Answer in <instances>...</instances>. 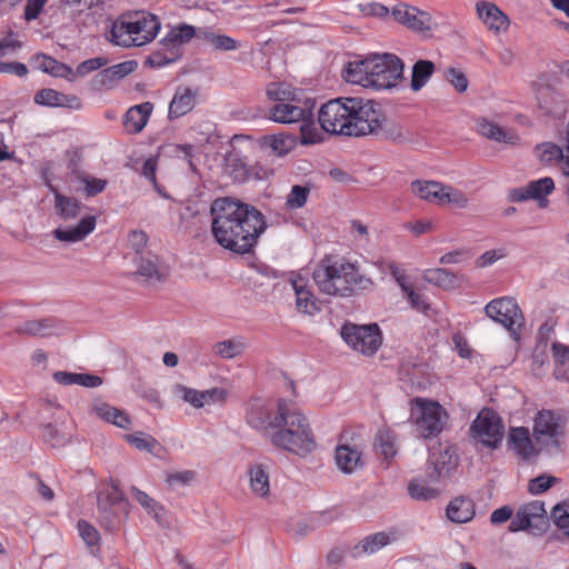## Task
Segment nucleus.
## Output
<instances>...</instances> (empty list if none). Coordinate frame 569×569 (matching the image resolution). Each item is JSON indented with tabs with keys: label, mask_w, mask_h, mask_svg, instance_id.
Returning <instances> with one entry per match:
<instances>
[{
	"label": "nucleus",
	"mask_w": 569,
	"mask_h": 569,
	"mask_svg": "<svg viewBox=\"0 0 569 569\" xmlns=\"http://www.w3.org/2000/svg\"><path fill=\"white\" fill-rule=\"evenodd\" d=\"M138 273L149 283H156L164 280L169 274V270L160 264L157 259H146L141 261Z\"/></svg>",
	"instance_id": "nucleus-41"
},
{
	"label": "nucleus",
	"mask_w": 569,
	"mask_h": 569,
	"mask_svg": "<svg viewBox=\"0 0 569 569\" xmlns=\"http://www.w3.org/2000/svg\"><path fill=\"white\" fill-rule=\"evenodd\" d=\"M174 395L196 409L223 402L227 398V391L222 388H211L207 390H197L183 385H176Z\"/></svg>",
	"instance_id": "nucleus-16"
},
{
	"label": "nucleus",
	"mask_w": 569,
	"mask_h": 569,
	"mask_svg": "<svg viewBox=\"0 0 569 569\" xmlns=\"http://www.w3.org/2000/svg\"><path fill=\"white\" fill-rule=\"evenodd\" d=\"M427 80V60H419L413 69H412V77H411V89L413 91L420 90Z\"/></svg>",
	"instance_id": "nucleus-63"
},
{
	"label": "nucleus",
	"mask_w": 569,
	"mask_h": 569,
	"mask_svg": "<svg viewBox=\"0 0 569 569\" xmlns=\"http://www.w3.org/2000/svg\"><path fill=\"white\" fill-rule=\"evenodd\" d=\"M563 150L553 142H542L533 148L535 158L543 166H552L562 159Z\"/></svg>",
	"instance_id": "nucleus-40"
},
{
	"label": "nucleus",
	"mask_w": 569,
	"mask_h": 569,
	"mask_svg": "<svg viewBox=\"0 0 569 569\" xmlns=\"http://www.w3.org/2000/svg\"><path fill=\"white\" fill-rule=\"evenodd\" d=\"M156 172H157V158H153V157H150L148 158L143 166H142V170H141V174L148 180L151 182V184L153 186L154 190L161 194L162 197L167 198V194H164L162 192V189L161 187L158 184L157 182V177H156Z\"/></svg>",
	"instance_id": "nucleus-62"
},
{
	"label": "nucleus",
	"mask_w": 569,
	"mask_h": 569,
	"mask_svg": "<svg viewBox=\"0 0 569 569\" xmlns=\"http://www.w3.org/2000/svg\"><path fill=\"white\" fill-rule=\"evenodd\" d=\"M248 485L254 498L267 500L271 493L270 467L262 462H254L247 470Z\"/></svg>",
	"instance_id": "nucleus-19"
},
{
	"label": "nucleus",
	"mask_w": 569,
	"mask_h": 569,
	"mask_svg": "<svg viewBox=\"0 0 569 569\" xmlns=\"http://www.w3.org/2000/svg\"><path fill=\"white\" fill-rule=\"evenodd\" d=\"M403 73V63L391 53H372L350 61L342 76L347 82L375 90L391 89Z\"/></svg>",
	"instance_id": "nucleus-3"
},
{
	"label": "nucleus",
	"mask_w": 569,
	"mask_h": 569,
	"mask_svg": "<svg viewBox=\"0 0 569 569\" xmlns=\"http://www.w3.org/2000/svg\"><path fill=\"white\" fill-rule=\"evenodd\" d=\"M196 34L194 27L190 24H179L169 30L167 36L162 40L164 47H179L190 41Z\"/></svg>",
	"instance_id": "nucleus-42"
},
{
	"label": "nucleus",
	"mask_w": 569,
	"mask_h": 569,
	"mask_svg": "<svg viewBox=\"0 0 569 569\" xmlns=\"http://www.w3.org/2000/svg\"><path fill=\"white\" fill-rule=\"evenodd\" d=\"M340 336L350 349L368 357L375 355L382 342L381 331L377 323L346 322L340 329Z\"/></svg>",
	"instance_id": "nucleus-9"
},
{
	"label": "nucleus",
	"mask_w": 569,
	"mask_h": 569,
	"mask_svg": "<svg viewBox=\"0 0 569 569\" xmlns=\"http://www.w3.org/2000/svg\"><path fill=\"white\" fill-rule=\"evenodd\" d=\"M408 421L416 427L418 437L427 438V400L416 398L410 402V416Z\"/></svg>",
	"instance_id": "nucleus-35"
},
{
	"label": "nucleus",
	"mask_w": 569,
	"mask_h": 569,
	"mask_svg": "<svg viewBox=\"0 0 569 569\" xmlns=\"http://www.w3.org/2000/svg\"><path fill=\"white\" fill-rule=\"evenodd\" d=\"M555 191V181L550 177H543L529 181L526 186L515 188L509 192V199L512 202H523L533 200L540 208L549 204L548 197Z\"/></svg>",
	"instance_id": "nucleus-14"
},
{
	"label": "nucleus",
	"mask_w": 569,
	"mask_h": 569,
	"mask_svg": "<svg viewBox=\"0 0 569 569\" xmlns=\"http://www.w3.org/2000/svg\"><path fill=\"white\" fill-rule=\"evenodd\" d=\"M312 278L323 295L350 297L358 289H366L370 280L362 276L356 263L346 258L326 256L316 266Z\"/></svg>",
	"instance_id": "nucleus-4"
},
{
	"label": "nucleus",
	"mask_w": 569,
	"mask_h": 569,
	"mask_svg": "<svg viewBox=\"0 0 569 569\" xmlns=\"http://www.w3.org/2000/svg\"><path fill=\"white\" fill-rule=\"evenodd\" d=\"M392 16L395 20L407 26L412 30H422L425 23V12L415 7L399 3L393 7Z\"/></svg>",
	"instance_id": "nucleus-31"
},
{
	"label": "nucleus",
	"mask_w": 569,
	"mask_h": 569,
	"mask_svg": "<svg viewBox=\"0 0 569 569\" xmlns=\"http://www.w3.org/2000/svg\"><path fill=\"white\" fill-rule=\"evenodd\" d=\"M385 120V113L376 101L360 97L332 99L318 112L323 131L346 137L376 134Z\"/></svg>",
	"instance_id": "nucleus-2"
},
{
	"label": "nucleus",
	"mask_w": 569,
	"mask_h": 569,
	"mask_svg": "<svg viewBox=\"0 0 569 569\" xmlns=\"http://www.w3.org/2000/svg\"><path fill=\"white\" fill-rule=\"evenodd\" d=\"M136 61H124L109 68H104L94 77V84L99 88L110 87L134 71Z\"/></svg>",
	"instance_id": "nucleus-28"
},
{
	"label": "nucleus",
	"mask_w": 569,
	"mask_h": 569,
	"mask_svg": "<svg viewBox=\"0 0 569 569\" xmlns=\"http://www.w3.org/2000/svg\"><path fill=\"white\" fill-rule=\"evenodd\" d=\"M34 102L47 107H66L72 106V102L78 103L76 97H69L60 93L53 89H42L34 96Z\"/></svg>",
	"instance_id": "nucleus-38"
},
{
	"label": "nucleus",
	"mask_w": 569,
	"mask_h": 569,
	"mask_svg": "<svg viewBox=\"0 0 569 569\" xmlns=\"http://www.w3.org/2000/svg\"><path fill=\"white\" fill-rule=\"evenodd\" d=\"M310 194V188L307 186L295 184L286 198V206L290 210L302 208Z\"/></svg>",
	"instance_id": "nucleus-52"
},
{
	"label": "nucleus",
	"mask_w": 569,
	"mask_h": 569,
	"mask_svg": "<svg viewBox=\"0 0 569 569\" xmlns=\"http://www.w3.org/2000/svg\"><path fill=\"white\" fill-rule=\"evenodd\" d=\"M432 465L438 479L450 476L458 466V456L455 448L446 445L433 459Z\"/></svg>",
	"instance_id": "nucleus-32"
},
{
	"label": "nucleus",
	"mask_w": 569,
	"mask_h": 569,
	"mask_svg": "<svg viewBox=\"0 0 569 569\" xmlns=\"http://www.w3.org/2000/svg\"><path fill=\"white\" fill-rule=\"evenodd\" d=\"M300 122L301 144H316L322 141L323 134L312 121V118Z\"/></svg>",
	"instance_id": "nucleus-53"
},
{
	"label": "nucleus",
	"mask_w": 569,
	"mask_h": 569,
	"mask_svg": "<svg viewBox=\"0 0 569 569\" xmlns=\"http://www.w3.org/2000/svg\"><path fill=\"white\" fill-rule=\"evenodd\" d=\"M131 495L150 516L160 520L163 509L154 499L136 487L131 488Z\"/></svg>",
	"instance_id": "nucleus-50"
},
{
	"label": "nucleus",
	"mask_w": 569,
	"mask_h": 569,
	"mask_svg": "<svg viewBox=\"0 0 569 569\" xmlns=\"http://www.w3.org/2000/svg\"><path fill=\"white\" fill-rule=\"evenodd\" d=\"M429 283L446 290L459 287V278L443 268L429 269Z\"/></svg>",
	"instance_id": "nucleus-47"
},
{
	"label": "nucleus",
	"mask_w": 569,
	"mask_h": 569,
	"mask_svg": "<svg viewBox=\"0 0 569 569\" xmlns=\"http://www.w3.org/2000/svg\"><path fill=\"white\" fill-rule=\"evenodd\" d=\"M21 47L19 36L11 30L7 31L0 40V58L16 53Z\"/></svg>",
	"instance_id": "nucleus-57"
},
{
	"label": "nucleus",
	"mask_w": 569,
	"mask_h": 569,
	"mask_svg": "<svg viewBox=\"0 0 569 569\" xmlns=\"http://www.w3.org/2000/svg\"><path fill=\"white\" fill-rule=\"evenodd\" d=\"M79 536L87 547L98 549L100 542L99 531L86 520H79L77 525Z\"/></svg>",
	"instance_id": "nucleus-55"
},
{
	"label": "nucleus",
	"mask_w": 569,
	"mask_h": 569,
	"mask_svg": "<svg viewBox=\"0 0 569 569\" xmlns=\"http://www.w3.org/2000/svg\"><path fill=\"white\" fill-rule=\"evenodd\" d=\"M61 427L62 425L56 422H44L40 426V437L52 447L61 446L66 442Z\"/></svg>",
	"instance_id": "nucleus-51"
},
{
	"label": "nucleus",
	"mask_w": 569,
	"mask_h": 569,
	"mask_svg": "<svg viewBox=\"0 0 569 569\" xmlns=\"http://www.w3.org/2000/svg\"><path fill=\"white\" fill-rule=\"evenodd\" d=\"M397 540L395 531H380L366 536L353 548V557L369 556L378 552L382 548L393 543Z\"/></svg>",
	"instance_id": "nucleus-22"
},
{
	"label": "nucleus",
	"mask_w": 569,
	"mask_h": 569,
	"mask_svg": "<svg viewBox=\"0 0 569 569\" xmlns=\"http://www.w3.org/2000/svg\"><path fill=\"white\" fill-rule=\"evenodd\" d=\"M375 448L385 459H392L398 451L395 433L388 428L380 429L376 436Z\"/></svg>",
	"instance_id": "nucleus-43"
},
{
	"label": "nucleus",
	"mask_w": 569,
	"mask_h": 569,
	"mask_svg": "<svg viewBox=\"0 0 569 569\" xmlns=\"http://www.w3.org/2000/svg\"><path fill=\"white\" fill-rule=\"evenodd\" d=\"M469 432L472 440L495 450L503 440L505 425L495 410L482 408L472 421Z\"/></svg>",
	"instance_id": "nucleus-8"
},
{
	"label": "nucleus",
	"mask_w": 569,
	"mask_h": 569,
	"mask_svg": "<svg viewBox=\"0 0 569 569\" xmlns=\"http://www.w3.org/2000/svg\"><path fill=\"white\" fill-rule=\"evenodd\" d=\"M433 199L439 206H455L457 208H466L468 206V197L460 190L439 182L429 181V200Z\"/></svg>",
	"instance_id": "nucleus-24"
},
{
	"label": "nucleus",
	"mask_w": 569,
	"mask_h": 569,
	"mask_svg": "<svg viewBox=\"0 0 569 569\" xmlns=\"http://www.w3.org/2000/svg\"><path fill=\"white\" fill-rule=\"evenodd\" d=\"M532 435L537 442L550 447L551 450H558L561 417L552 410L538 411L533 418Z\"/></svg>",
	"instance_id": "nucleus-11"
},
{
	"label": "nucleus",
	"mask_w": 569,
	"mask_h": 569,
	"mask_svg": "<svg viewBox=\"0 0 569 569\" xmlns=\"http://www.w3.org/2000/svg\"><path fill=\"white\" fill-rule=\"evenodd\" d=\"M124 438L128 443L141 451L152 452L159 447V442L152 436L144 432H134L127 435Z\"/></svg>",
	"instance_id": "nucleus-54"
},
{
	"label": "nucleus",
	"mask_w": 569,
	"mask_h": 569,
	"mask_svg": "<svg viewBox=\"0 0 569 569\" xmlns=\"http://www.w3.org/2000/svg\"><path fill=\"white\" fill-rule=\"evenodd\" d=\"M288 282L295 292L298 311L310 316L319 311L317 298L312 293L307 278L291 273Z\"/></svg>",
	"instance_id": "nucleus-18"
},
{
	"label": "nucleus",
	"mask_w": 569,
	"mask_h": 569,
	"mask_svg": "<svg viewBox=\"0 0 569 569\" xmlns=\"http://www.w3.org/2000/svg\"><path fill=\"white\" fill-rule=\"evenodd\" d=\"M475 9L477 18L489 32L496 36L508 32L511 21L496 3L481 0L476 3Z\"/></svg>",
	"instance_id": "nucleus-15"
},
{
	"label": "nucleus",
	"mask_w": 569,
	"mask_h": 569,
	"mask_svg": "<svg viewBox=\"0 0 569 569\" xmlns=\"http://www.w3.org/2000/svg\"><path fill=\"white\" fill-rule=\"evenodd\" d=\"M378 267L382 272L392 276L412 309L422 313L426 312L427 303L423 296L417 292L415 287L408 281L405 269L398 262L382 259L378 262Z\"/></svg>",
	"instance_id": "nucleus-13"
},
{
	"label": "nucleus",
	"mask_w": 569,
	"mask_h": 569,
	"mask_svg": "<svg viewBox=\"0 0 569 569\" xmlns=\"http://www.w3.org/2000/svg\"><path fill=\"white\" fill-rule=\"evenodd\" d=\"M122 500V492L118 486L112 485L110 488L101 490L98 493V508L100 510H108L109 507Z\"/></svg>",
	"instance_id": "nucleus-56"
},
{
	"label": "nucleus",
	"mask_w": 569,
	"mask_h": 569,
	"mask_svg": "<svg viewBox=\"0 0 569 569\" xmlns=\"http://www.w3.org/2000/svg\"><path fill=\"white\" fill-rule=\"evenodd\" d=\"M269 99L277 103L296 101L298 91L286 83H270L267 88Z\"/></svg>",
	"instance_id": "nucleus-49"
},
{
	"label": "nucleus",
	"mask_w": 569,
	"mask_h": 569,
	"mask_svg": "<svg viewBox=\"0 0 569 569\" xmlns=\"http://www.w3.org/2000/svg\"><path fill=\"white\" fill-rule=\"evenodd\" d=\"M401 381L407 391L425 389L423 368L413 366L412 368L402 367L400 370Z\"/></svg>",
	"instance_id": "nucleus-45"
},
{
	"label": "nucleus",
	"mask_w": 569,
	"mask_h": 569,
	"mask_svg": "<svg viewBox=\"0 0 569 569\" xmlns=\"http://www.w3.org/2000/svg\"><path fill=\"white\" fill-rule=\"evenodd\" d=\"M449 412L437 401L429 400V437L438 436L449 426Z\"/></svg>",
	"instance_id": "nucleus-36"
},
{
	"label": "nucleus",
	"mask_w": 569,
	"mask_h": 569,
	"mask_svg": "<svg viewBox=\"0 0 569 569\" xmlns=\"http://www.w3.org/2000/svg\"><path fill=\"white\" fill-rule=\"evenodd\" d=\"M97 219L94 216L83 217L77 226L58 227L53 230L56 239L62 242H79L87 238L94 229Z\"/></svg>",
	"instance_id": "nucleus-25"
},
{
	"label": "nucleus",
	"mask_w": 569,
	"mask_h": 569,
	"mask_svg": "<svg viewBox=\"0 0 569 569\" xmlns=\"http://www.w3.org/2000/svg\"><path fill=\"white\" fill-rule=\"evenodd\" d=\"M448 519L455 523H466L475 517V506L471 499L457 497L449 502L446 509Z\"/></svg>",
	"instance_id": "nucleus-29"
},
{
	"label": "nucleus",
	"mask_w": 569,
	"mask_h": 569,
	"mask_svg": "<svg viewBox=\"0 0 569 569\" xmlns=\"http://www.w3.org/2000/svg\"><path fill=\"white\" fill-rule=\"evenodd\" d=\"M335 460L338 469L346 473H353L358 468L362 467V448L358 442H349L342 436L336 447Z\"/></svg>",
	"instance_id": "nucleus-17"
},
{
	"label": "nucleus",
	"mask_w": 569,
	"mask_h": 569,
	"mask_svg": "<svg viewBox=\"0 0 569 569\" xmlns=\"http://www.w3.org/2000/svg\"><path fill=\"white\" fill-rule=\"evenodd\" d=\"M246 349L241 340H222L212 346V352L222 359H233Z\"/></svg>",
	"instance_id": "nucleus-48"
},
{
	"label": "nucleus",
	"mask_w": 569,
	"mask_h": 569,
	"mask_svg": "<svg viewBox=\"0 0 569 569\" xmlns=\"http://www.w3.org/2000/svg\"><path fill=\"white\" fill-rule=\"evenodd\" d=\"M53 380L62 386L79 385L87 388H96L102 385V379L99 376L68 371L54 372Z\"/></svg>",
	"instance_id": "nucleus-34"
},
{
	"label": "nucleus",
	"mask_w": 569,
	"mask_h": 569,
	"mask_svg": "<svg viewBox=\"0 0 569 569\" xmlns=\"http://www.w3.org/2000/svg\"><path fill=\"white\" fill-rule=\"evenodd\" d=\"M508 445L522 458H529L535 455V449L528 428H511L508 433Z\"/></svg>",
	"instance_id": "nucleus-30"
},
{
	"label": "nucleus",
	"mask_w": 569,
	"mask_h": 569,
	"mask_svg": "<svg viewBox=\"0 0 569 569\" xmlns=\"http://www.w3.org/2000/svg\"><path fill=\"white\" fill-rule=\"evenodd\" d=\"M545 503L541 501H531L519 507L516 516L509 523V531L518 532L530 529L536 520L546 518Z\"/></svg>",
	"instance_id": "nucleus-20"
},
{
	"label": "nucleus",
	"mask_w": 569,
	"mask_h": 569,
	"mask_svg": "<svg viewBox=\"0 0 569 569\" xmlns=\"http://www.w3.org/2000/svg\"><path fill=\"white\" fill-rule=\"evenodd\" d=\"M198 91L188 87H180L176 90L170 103L169 119H178L189 113L197 104Z\"/></svg>",
	"instance_id": "nucleus-26"
},
{
	"label": "nucleus",
	"mask_w": 569,
	"mask_h": 569,
	"mask_svg": "<svg viewBox=\"0 0 569 569\" xmlns=\"http://www.w3.org/2000/svg\"><path fill=\"white\" fill-rule=\"evenodd\" d=\"M508 254L505 248L492 249L483 252L476 261L478 268H486L506 258Z\"/></svg>",
	"instance_id": "nucleus-64"
},
{
	"label": "nucleus",
	"mask_w": 569,
	"mask_h": 569,
	"mask_svg": "<svg viewBox=\"0 0 569 569\" xmlns=\"http://www.w3.org/2000/svg\"><path fill=\"white\" fill-rule=\"evenodd\" d=\"M315 101L312 99L276 103L269 109V118L278 123H296L313 118Z\"/></svg>",
	"instance_id": "nucleus-12"
},
{
	"label": "nucleus",
	"mask_w": 569,
	"mask_h": 569,
	"mask_svg": "<svg viewBox=\"0 0 569 569\" xmlns=\"http://www.w3.org/2000/svg\"><path fill=\"white\" fill-rule=\"evenodd\" d=\"M161 28L157 16L138 11L119 17L110 31V40L120 47H141L151 42Z\"/></svg>",
	"instance_id": "nucleus-6"
},
{
	"label": "nucleus",
	"mask_w": 569,
	"mask_h": 569,
	"mask_svg": "<svg viewBox=\"0 0 569 569\" xmlns=\"http://www.w3.org/2000/svg\"><path fill=\"white\" fill-rule=\"evenodd\" d=\"M211 234L223 249L250 253L267 230L264 216L253 206L223 197L210 206Z\"/></svg>",
	"instance_id": "nucleus-1"
},
{
	"label": "nucleus",
	"mask_w": 569,
	"mask_h": 569,
	"mask_svg": "<svg viewBox=\"0 0 569 569\" xmlns=\"http://www.w3.org/2000/svg\"><path fill=\"white\" fill-rule=\"evenodd\" d=\"M261 146L268 148L277 157L288 154L296 147V138L288 133L267 134L261 139Z\"/></svg>",
	"instance_id": "nucleus-33"
},
{
	"label": "nucleus",
	"mask_w": 569,
	"mask_h": 569,
	"mask_svg": "<svg viewBox=\"0 0 569 569\" xmlns=\"http://www.w3.org/2000/svg\"><path fill=\"white\" fill-rule=\"evenodd\" d=\"M476 130L481 137L498 143L516 146L520 142V137L515 130L506 129L487 118L476 120Z\"/></svg>",
	"instance_id": "nucleus-21"
},
{
	"label": "nucleus",
	"mask_w": 569,
	"mask_h": 569,
	"mask_svg": "<svg viewBox=\"0 0 569 569\" xmlns=\"http://www.w3.org/2000/svg\"><path fill=\"white\" fill-rule=\"evenodd\" d=\"M152 110L153 104L151 102H143L131 107L123 118L127 131L131 133L140 132L146 127Z\"/></svg>",
	"instance_id": "nucleus-27"
},
{
	"label": "nucleus",
	"mask_w": 569,
	"mask_h": 569,
	"mask_svg": "<svg viewBox=\"0 0 569 569\" xmlns=\"http://www.w3.org/2000/svg\"><path fill=\"white\" fill-rule=\"evenodd\" d=\"M279 426L270 433V442L284 451L306 457L316 449V439L308 418L290 401L278 417Z\"/></svg>",
	"instance_id": "nucleus-5"
},
{
	"label": "nucleus",
	"mask_w": 569,
	"mask_h": 569,
	"mask_svg": "<svg viewBox=\"0 0 569 569\" xmlns=\"http://www.w3.org/2000/svg\"><path fill=\"white\" fill-rule=\"evenodd\" d=\"M207 40L217 50L232 51L239 48L237 40L224 34L208 33Z\"/></svg>",
	"instance_id": "nucleus-58"
},
{
	"label": "nucleus",
	"mask_w": 569,
	"mask_h": 569,
	"mask_svg": "<svg viewBox=\"0 0 569 569\" xmlns=\"http://www.w3.org/2000/svg\"><path fill=\"white\" fill-rule=\"evenodd\" d=\"M57 329L56 322L46 318L28 320L19 328V331L31 336L47 337L56 333Z\"/></svg>",
	"instance_id": "nucleus-44"
},
{
	"label": "nucleus",
	"mask_w": 569,
	"mask_h": 569,
	"mask_svg": "<svg viewBox=\"0 0 569 569\" xmlns=\"http://www.w3.org/2000/svg\"><path fill=\"white\" fill-rule=\"evenodd\" d=\"M54 207L62 219L71 220L79 216L82 204L76 198L54 192Z\"/></svg>",
	"instance_id": "nucleus-39"
},
{
	"label": "nucleus",
	"mask_w": 569,
	"mask_h": 569,
	"mask_svg": "<svg viewBox=\"0 0 569 569\" xmlns=\"http://www.w3.org/2000/svg\"><path fill=\"white\" fill-rule=\"evenodd\" d=\"M90 416L112 423L121 429H129L131 421L129 416L103 400L97 399L89 407Z\"/></svg>",
	"instance_id": "nucleus-23"
},
{
	"label": "nucleus",
	"mask_w": 569,
	"mask_h": 569,
	"mask_svg": "<svg viewBox=\"0 0 569 569\" xmlns=\"http://www.w3.org/2000/svg\"><path fill=\"white\" fill-rule=\"evenodd\" d=\"M540 108L553 118H563L568 111L565 98L556 92L549 93L548 98L539 103Z\"/></svg>",
	"instance_id": "nucleus-46"
},
{
	"label": "nucleus",
	"mask_w": 569,
	"mask_h": 569,
	"mask_svg": "<svg viewBox=\"0 0 569 569\" xmlns=\"http://www.w3.org/2000/svg\"><path fill=\"white\" fill-rule=\"evenodd\" d=\"M290 401L280 399L277 405L272 401L252 398L246 405V421L253 429L269 435L279 426L278 417L286 411Z\"/></svg>",
	"instance_id": "nucleus-7"
},
{
	"label": "nucleus",
	"mask_w": 569,
	"mask_h": 569,
	"mask_svg": "<svg viewBox=\"0 0 569 569\" xmlns=\"http://www.w3.org/2000/svg\"><path fill=\"white\" fill-rule=\"evenodd\" d=\"M33 63L34 67L42 72L49 73L53 77L67 78L71 80L70 76L73 73L72 69L49 56L37 54L33 58Z\"/></svg>",
	"instance_id": "nucleus-37"
},
{
	"label": "nucleus",
	"mask_w": 569,
	"mask_h": 569,
	"mask_svg": "<svg viewBox=\"0 0 569 569\" xmlns=\"http://www.w3.org/2000/svg\"><path fill=\"white\" fill-rule=\"evenodd\" d=\"M42 415L44 418L52 419L53 422L63 425L68 412L56 401H47L42 407Z\"/></svg>",
	"instance_id": "nucleus-60"
},
{
	"label": "nucleus",
	"mask_w": 569,
	"mask_h": 569,
	"mask_svg": "<svg viewBox=\"0 0 569 569\" xmlns=\"http://www.w3.org/2000/svg\"><path fill=\"white\" fill-rule=\"evenodd\" d=\"M558 481L559 479L553 476L541 475L529 481L528 490L531 495H540L547 491Z\"/></svg>",
	"instance_id": "nucleus-59"
},
{
	"label": "nucleus",
	"mask_w": 569,
	"mask_h": 569,
	"mask_svg": "<svg viewBox=\"0 0 569 569\" xmlns=\"http://www.w3.org/2000/svg\"><path fill=\"white\" fill-rule=\"evenodd\" d=\"M485 312L492 321L506 328L516 341L519 340L523 316L513 298H496L486 305Z\"/></svg>",
	"instance_id": "nucleus-10"
},
{
	"label": "nucleus",
	"mask_w": 569,
	"mask_h": 569,
	"mask_svg": "<svg viewBox=\"0 0 569 569\" xmlns=\"http://www.w3.org/2000/svg\"><path fill=\"white\" fill-rule=\"evenodd\" d=\"M552 518L556 526L569 537V505H557L552 510Z\"/></svg>",
	"instance_id": "nucleus-61"
}]
</instances>
